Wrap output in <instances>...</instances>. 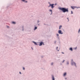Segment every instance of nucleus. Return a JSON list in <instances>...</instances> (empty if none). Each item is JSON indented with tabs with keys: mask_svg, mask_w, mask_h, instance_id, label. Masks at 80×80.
<instances>
[{
	"mask_svg": "<svg viewBox=\"0 0 80 80\" xmlns=\"http://www.w3.org/2000/svg\"><path fill=\"white\" fill-rule=\"evenodd\" d=\"M59 10H62L63 13H65V12H68V9L63 8H59Z\"/></svg>",
	"mask_w": 80,
	"mask_h": 80,
	"instance_id": "f257e3e1",
	"label": "nucleus"
},
{
	"mask_svg": "<svg viewBox=\"0 0 80 80\" xmlns=\"http://www.w3.org/2000/svg\"><path fill=\"white\" fill-rule=\"evenodd\" d=\"M71 65H74L76 67H77V65H76V63L75 62H73V60H71Z\"/></svg>",
	"mask_w": 80,
	"mask_h": 80,
	"instance_id": "f03ea898",
	"label": "nucleus"
},
{
	"mask_svg": "<svg viewBox=\"0 0 80 80\" xmlns=\"http://www.w3.org/2000/svg\"><path fill=\"white\" fill-rule=\"evenodd\" d=\"M55 4H49V6H48V7H51L52 8H53L55 7Z\"/></svg>",
	"mask_w": 80,
	"mask_h": 80,
	"instance_id": "7ed1b4c3",
	"label": "nucleus"
},
{
	"mask_svg": "<svg viewBox=\"0 0 80 80\" xmlns=\"http://www.w3.org/2000/svg\"><path fill=\"white\" fill-rule=\"evenodd\" d=\"M71 8H72V9H75V8H80V7H77L76 6H71Z\"/></svg>",
	"mask_w": 80,
	"mask_h": 80,
	"instance_id": "20e7f679",
	"label": "nucleus"
},
{
	"mask_svg": "<svg viewBox=\"0 0 80 80\" xmlns=\"http://www.w3.org/2000/svg\"><path fill=\"white\" fill-rule=\"evenodd\" d=\"M42 45H44V43H43V42H39V46H42Z\"/></svg>",
	"mask_w": 80,
	"mask_h": 80,
	"instance_id": "39448f33",
	"label": "nucleus"
},
{
	"mask_svg": "<svg viewBox=\"0 0 80 80\" xmlns=\"http://www.w3.org/2000/svg\"><path fill=\"white\" fill-rule=\"evenodd\" d=\"M58 33H59V34H63V32H62V31L61 30H59L58 31Z\"/></svg>",
	"mask_w": 80,
	"mask_h": 80,
	"instance_id": "423d86ee",
	"label": "nucleus"
},
{
	"mask_svg": "<svg viewBox=\"0 0 80 80\" xmlns=\"http://www.w3.org/2000/svg\"><path fill=\"white\" fill-rule=\"evenodd\" d=\"M26 0H21V1L22 2H24V3H28V1Z\"/></svg>",
	"mask_w": 80,
	"mask_h": 80,
	"instance_id": "0eeeda50",
	"label": "nucleus"
},
{
	"mask_svg": "<svg viewBox=\"0 0 80 80\" xmlns=\"http://www.w3.org/2000/svg\"><path fill=\"white\" fill-rule=\"evenodd\" d=\"M32 42H33V43H34L35 45H38V44H37V43L36 42H35L34 41H33Z\"/></svg>",
	"mask_w": 80,
	"mask_h": 80,
	"instance_id": "6e6552de",
	"label": "nucleus"
},
{
	"mask_svg": "<svg viewBox=\"0 0 80 80\" xmlns=\"http://www.w3.org/2000/svg\"><path fill=\"white\" fill-rule=\"evenodd\" d=\"M49 11L50 12H51V15H52V9H49Z\"/></svg>",
	"mask_w": 80,
	"mask_h": 80,
	"instance_id": "1a4fd4ad",
	"label": "nucleus"
},
{
	"mask_svg": "<svg viewBox=\"0 0 80 80\" xmlns=\"http://www.w3.org/2000/svg\"><path fill=\"white\" fill-rule=\"evenodd\" d=\"M66 75H67V72H65L63 74V76H64V77H65L66 76Z\"/></svg>",
	"mask_w": 80,
	"mask_h": 80,
	"instance_id": "9d476101",
	"label": "nucleus"
},
{
	"mask_svg": "<svg viewBox=\"0 0 80 80\" xmlns=\"http://www.w3.org/2000/svg\"><path fill=\"white\" fill-rule=\"evenodd\" d=\"M12 24H13L14 25H15V24H16V22H12Z\"/></svg>",
	"mask_w": 80,
	"mask_h": 80,
	"instance_id": "9b49d317",
	"label": "nucleus"
},
{
	"mask_svg": "<svg viewBox=\"0 0 80 80\" xmlns=\"http://www.w3.org/2000/svg\"><path fill=\"white\" fill-rule=\"evenodd\" d=\"M37 27H35L34 29V30H37Z\"/></svg>",
	"mask_w": 80,
	"mask_h": 80,
	"instance_id": "f8f14e48",
	"label": "nucleus"
},
{
	"mask_svg": "<svg viewBox=\"0 0 80 80\" xmlns=\"http://www.w3.org/2000/svg\"><path fill=\"white\" fill-rule=\"evenodd\" d=\"M52 80H55V78H54V76L52 77Z\"/></svg>",
	"mask_w": 80,
	"mask_h": 80,
	"instance_id": "ddd939ff",
	"label": "nucleus"
},
{
	"mask_svg": "<svg viewBox=\"0 0 80 80\" xmlns=\"http://www.w3.org/2000/svg\"><path fill=\"white\" fill-rule=\"evenodd\" d=\"M69 50H71V51H73V49L72 48H71L70 49H69Z\"/></svg>",
	"mask_w": 80,
	"mask_h": 80,
	"instance_id": "4468645a",
	"label": "nucleus"
},
{
	"mask_svg": "<svg viewBox=\"0 0 80 80\" xmlns=\"http://www.w3.org/2000/svg\"><path fill=\"white\" fill-rule=\"evenodd\" d=\"M58 47H57L56 49V50H58V52H59V50H58Z\"/></svg>",
	"mask_w": 80,
	"mask_h": 80,
	"instance_id": "2eb2a0df",
	"label": "nucleus"
},
{
	"mask_svg": "<svg viewBox=\"0 0 80 80\" xmlns=\"http://www.w3.org/2000/svg\"><path fill=\"white\" fill-rule=\"evenodd\" d=\"M22 31H23V30H24V27H23V26H22Z\"/></svg>",
	"mask_w": 80,
	"mask_h": 80,
	"instance_id": "dca6fc26",
	"label": "nucleus"
},
{
	"mask_svg": "<svg viewBox=\"0 0 80 80\" xmlns=\"http://www.w3.org/2000/svg\"><path fill=\"white\" fill-rule=\"evenodd\" d=\"M61 27H62V26L61 25L60 26L59 29H61Z\"/></svg>",
	"mask_w": 80,
	"mask_h": 80,
	"instance_id": "f3484780",
	"label": "nucleus"
},
{
	"mask_svg": "<svg viewBox=\"0 0 80 80\" xmlns=\"http://www.w3.org/2000/svg\"><path fill=\"white\" fill-rule=\"evenodd\" d=\"M53 64H54V63H53V62H52L51 65H53Z\"/></svg>",
	"mask_w": 80,
	"mask_h": 80,
	"instance_id": "a211bd4d",
	"label": "nucleus"
},
{
	"mask_svg": "<svg viewBox=\"0 0 80 80\" xmlns=\"http://www.w3.org/2000/svg\"><path fill=\"white\" fill-rule=\"evenodd\" d=\"M67 65H68L69 64V62L68 61L67 62Z\"/></svg>",
	"mask_w": 80,
	"mask_h": 80,
	"instance_id": "6ab92c4d",
	"label": "nucleus"
},
{
	"mask_svg": "<svg viewBox=\"0 0 80 80\" xmlns=\"http://www.w3.org/2000/svg\"><path fill=\"white\" fill-rule=\"evenodd\" d=\"M7 27L8 28H10V27H9V26H7Z\"/></svg>",
	"mask_w": 80,
	"mask_h": 80,
	"instance_id": "aec40b11",
	"label": "nucleus"
},
{
	"mask_svg": "<svg viewBox=\"0 0 80 80\" xmlns=\"http://www.w3.org/2000/svg\"><path fill=\"white\" fill-rule=\"evenodd\" d=\"M56 35L57 36H59V34H56Z\"/></svg>",
	"mask_w": 80,
	"mask_h": 80,
	"instance_id": "412c9836",
	"label": "nucleus"
},
{
	"mask_svg": "<svg viewBox=\"0 0 80 80\" xmlns=\"http://www.w3.org/2000/svg\"><path fill=\"white\" fill-rule=\"evenodd\" d=\"M80 28L78 31V33H80Z\"/></svg>",
	"mask_w": 80,
	"mask_h": 80,
	"instance_id": "4be33fe9",
	"label": "nucleus"
},
{
	"mask_svg": "<svg viewBox=\"0 0 80 80\" xmlns=\"http://www.w3.org/2000/svg\"><path fill=\"white\" fill-rule=\"evenodd\" d=\"M71 12V14H73V12L72 11Z\"/></svg>",
	"mask_w": 80,
	"mask_h": 80,
	"instance_id": "5701e85b",
	"label": "nucleus"
},
{
	"mask_svg": "<svg viewBox=\"0 0 80 80\" xmlns=\"http://www.w3.org/2000/svg\"><path fill=\"white\" fill-rule=\"evenodd\" d=\"M23 70H25V68L23 67Z\"/></svg>",
	"mask_w": 80,
	"mask_h": 80,
	"instance_id": "b1692460",
	"label": "nucleus"
},
{
	"mask_svg": "<svg viewBox=\"0 0 80 80\" xmlns=\"http://www.w3.org/2000/svg\"><path fill=\"white\" fill-rule=\"evenodd\" d=\"M37 22L38 23L39 22H40V21L38 20Z\"/></svg>",
	"mask_w": 80,
	"mask_h": 80,
	"instance_id": "393cba45",
	"label": "nucleus"
},
{
	"mask_svg": "<svg viewBox=\"0 0 80 80\" xmlns=\"http://www.w3.org/2000/svg\"><path fill=\"white\" fill-rule=\"evenodd\" d=\"M65 60H64L62 62V63H63V62H65Z\"/></svg>",
	"mask_w": 80,
	"mask_h": 80,
	"instance_id": "a878e982",
	"label": "nucleus"
},
{
	"mask_svg": "<svg viewBox=\"0 0 80 80\" xmlns=\"http://www.w3.org/2000/svg\"><path fill=\"white\" fill-rule=\"evenodd\" d=\"M67 19H68V21H69V19H68V18H67Z\"/></svg>",
	"mask_w": 80,
	"mask_h": 80,
	"instance_id": "bb28decb",
	"label": "nucleus"
},
{
	"mask_svg": "<svg viewBox=\"0 0 80 80\" xmlns=\"http://www.w3.org/2000/svg\"><path fill=\"white\" fill-rule=\"evenodd\" d=\"M19 73H20V74H22V73H21V72H19Z\"/></svg>",
	"mask_w": 80,
	"mask_h": 80,
	"instance_id": "cd10ccee",
	"label": "nucleus"
},
{
	"mask_svg": "<svg viewBox=\"0 0 80 80\" xmlns=\"http://www.w3.org/2000/svg\"><path fill=\"white\" fill-rule=\"evenodd\" d=\"M62 53L63 54H64V53L63 52H62Z\"/></svg>",
	"mask_w": 80,
	"mask_h": 80,
	"instance_id": "c85d7f7f",
	"label": "nucleus"
},
{
	"mask_svg": "<svg viewBox=\"0 0 80 80\" xmlns=\"http://www.w3.org/2000/svg\"><path fill=\"white\" fill-rule=\"evenodd\" d=\"M55 5H57V4L55 3Z\"/></svg>",
	"mask_w": 80,
	"mask_h": 80,
	"instance_id": "c756f323",
	"label": "nucleus"
},
{
	"mask_svg": "<svg viewBox=\"0 0 80 80\" xmlns=\"http://www.w3.org/2000/svg\"><path fill=\"white\" fill-rule=\"evenodd\" d=\"M65 80H67V78H65Z\"/></svg>",
	"mask_w": 80,
	"mask_h": 80,
	"instance_id": "7c9ffc66",
	"label": "nucleus"
},
{
	"mask_svg": "<svg viewBox=\"0 0 80 80\" xmlns=\"http://www.w3.org/2000/svg\"><path fill=\"white\" fill-rule=\"evenodd\" d=\"M54 43H56V41H55Z\"/></svg>",
	"mask_w": 80,
	"mask_h": 80,
	"instance_id": "2f4dec72",
	"label": "nucleus"
},
{
	"mask_svg": "<svg viewBox=\"0 0 80 80\" xmlns=\"http://www.w3.org/2000/svg\"><path fill=\"white\" fill-rule=\"evenodd\" d=\"M77 48L76 47V48H75V49H77Z\"/></svg>",
	"mask_w": 80,
	"mask_h": 80,
	"instance_id": "473e14b6",
	"label": "nucleus"
},
{
	"mask_svg": "<svg viewBox=\"0 0 80 80\" xmlns=\"http://www.w3.org/2000/svg\"><path fill=\"white\" fill-rule=\"evenodd\" d=\"M32 48V49L33 50V48Z\"/></svg>",
	"mask_w": 80,
	"mask_h": 80,
	"instance_id": "72a5a7b5",
	"label": "nucleus"
},
{
	"mask_svg": "<svg viewBox=\"0 0 80 80\" xmlns=\"http://www.w3.org/2000/svg\"><path fill=\"white\" fill-rule=\"evenodd\" d=\"M38 25H39V24H38Z\"/></svg>",
	"mask_w": 80,
	"mask_h": 80,
	"instance_id": "f704fd0d",
	"label": "nucleus"
}]
</instances>
